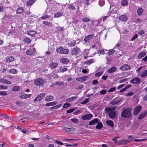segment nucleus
<instances>
[{"label":"nucleus","mask_w":147,"mask_h":147,"mask_svg":"<svg viewBox=\"0 0 147 147\" xmlns=\"http://www.w3.org/2000/svg\"><path fill=\"white\" fill-rule=\"evenodd\" d=\"M131 68L130 66L127 64H125L120 67V70L123 71L128 70Z\"/></svg>","instance_id":"nucleus-7"},{"label":"nucleus","mask_w":147,"mask_h":147,"mask_svg":"<svg viewBox=\"0 0 147 147\" xmlns=\"http://www.w3.org/2000/svg\"><path fill=\"white\" fill-rule=\"evenodd\" d=\"M37 33L35 31L33 30H28L27 31V34L32 37H34V36Z\"/></svg>","instance_id":"nucleus-15"},{"label":"nucleus","mask_w":147,"mask_h":147,"mask_svg":"<svg viewBox=\"0 0 147 147\" xmlns=\"http://www.w3.org/2000/svg\"><path fill=\"white\" fill-rule=\"evenodd\" d=\"M68 8L70 9L75 10L76 9L75 7L72 5H69L68 6Z\"/></svg>","instance_id":"nucleus-57"},{"label":"nucleus","mask_w":147,"mask_h":147,"mask_svg":"<svg viewBox=\"0 0 147 147\" xmlns=\"http://www.w3.org/2000/svg\"><path fill=\"white\" fill-rule=\"evenodd\" d=\"M141 107L138 106L136 107L133 111V114L134 116L137 115L140 112L141 110Z\"/></svg>","instance_id":"nucleus-10"},{"label":"nucleus","mask_w":147,"mask_h":147,"mask_svg":"<svg viewBox=\"0 0 147 147\" xmlns=\"http://www.w3.org/2000/svg\"><path fill=\"white\" fill-rule=\"evenodd\" d=\"M36 0H29L26 3V5L27 6H31L35 1Z\"/></svg>","instance_id":"nucleus-26"},{"label":"nucleus","mask_w":147,"mask_h":147,"mask_svg":"<svg viewBox=\"0 0 147 147\" xmlns=\"http://www.w3.org/2000/svg\"><path fill=\"white\" fill-rule=\"evenodd\" d=\"M93 62V59H90L88 61H86L84 62V63L86 65H90Z\"/></svg>","instance_id":"nucleus-39"},{"label":"nucleus","mask_w":147,"mask_h":147,"mask_svg":"<svg viewBox=\"0 0 147 147\" xmlns=\"http://www.w3.org/2000/svg\"><path fill=\"white\" fill-rule=\"evenodd\" d=\"M131 109L129 108H126L123 110L121 114L122 117L124 118H129L132 117Z\"/></svg>","instance_id":"nucleus-1"},{"label":"nucleus","mask_w":147,"mask_h":147,"mask_svg":"<svg viewBox=\"0 0 147 147\" xmlns=\"http://www.w3.org/2000/svg\"><path fill=\"white\" fill-rule=\"evenodd\" d=\"M115 7L114 6V5L113 4H111L110 8V10H111V11L112 12L113 10V9H115Z\"/></svg>","instance_id":"nucleus-49"},{"label":"nucleus","mask_w":147,"mask_h":147,"mask_svg":"<svg viewBox=\"0 0 147 147\" xmlns=\"http://www.w3.org/2000/svg\"><path fill=\"white\" fill-rule=\"evenodd\" d=\"M104 52V51L103 50H99L98 51V53H100V54H104L103 53Z\"/></svg>","instance_id":"nucleus-63"},{"label":"nucleus","mask_w":147,"mask_h":147,"mask_svg":"<svg viewBox=\"0 0 147 147\" xmlns=\"http://www.w3.org/2000/svg\"><path fill=\"white\" fill-rule=\"evenodd\" d=\"M121 5L123 6H126L128 4L127 0H123L121 3Z\"/></svg>","instance_id":"nucleus-31"},{"label":"nucleus","mask_w":147,"mask_h":147,"mask_svg":"<svg viewBox=\"0 0 147 147\" xmlns=\"http://www.w3.org/2000/svg\"><path fill=\"white\" fill-rule=\"evenodd\" d=\"M80 52V48L78 47L73 48L71 51V54L72 55H77Z\"/></svg>","instance_id":"nucleus-5"},{"label":"nucleus","mask_w":147,"mask_h":147,"mask_svg":"<svg viewBox=\"0 0 147 147\" xmlns=\"http://www.w3.org/2000/svg\"><path fill=\"white\" fill-rule=\"evenodd\" d=\"M49 65L51 68L54 69L58 66V64L57 63L52 62L49 64Z\"/></svg>","instance_id":"nucleus-21"},{"label":"nucleus","mask_w":147,"mask_h":147,"mask_svg":"<svg viewBox=\"0 0 147 147\" xmlns=\"http://www.w3.org/2000/svg\"><path fill=\"white\" fill-rule=\"evenodd\" d=\"M134 94V93L133 92H130L128 93L127 94L126 96H132Z\"/></svg>","instance_id":"nucleus-64"},{"label":"nucleus","mask_w":147,"mask_h":147,"mask_svg":"<svg viewBox=\"0 0 147 147\" xmlns=\"http://www.w3.org/2000/svg\"><path fill=\"white\" fill-rule=\"evenodd\" d=\"M34 83L36 86H41L44 84V80L42 79L38 78L35 80Z\"/></svg>","instance_id":"nucleus-4"},{"label":"nucleus","mask_w":147,"mask_h":147,"mask_svg":"<svg viewBox=\"0 0 147 147\" xmlns=\"http://www.w3.org/2000/svg\"><path fill=\"white\" fill-rule=\"evenodd\" d=\"M119 19L122 21L125 22L127 20V18L126 15H122L119 17Z\"/></svg>","instance_id":"nucleus-18"},{"label":"nucleus","mask_w":147,"mask_h":147,"mask_svg":"<svg viewBox=\"0 0 147 147\" xmlns=\"http://www.w3.org/2000/svg\"><path fill=\"white\" fill-rule=\"evenodd\" d=\"M14 58L12 56H8L5 59V62H6L10 63L14 61Z\"/></svg>","instance_id":"nucleus-14"},{"label":"nucleus","mask_w":147,"mask_h":147,"mask_svg":"<svg viewBox=\"0 0 147 147\" xmlns=\"http://www.w3.org/2000/svg\"><path fill=\"white\" fill-rule=\"evenodd\" d=\"M106 124L109 126H110L111 127H113L114 125L113 122L111 120H107L106 121Z\"/></svg>","instance_id":"nucleus-27"},{"label":"nucleus","mask_w":147,"mask_h":147,"mask_svg":"<svg viewBox=\"0 0 147 147\" xmlns=\"http://www.w3.org/2000/svg\"><path fill=\"white\" fill-rule=\"evenodd\" d=\"M36 52L35 48H34L32 49H28L26 52V54L28 55H32Z\"/></svg>","instance_id":"nucleus-11"},{"label":"nucleus","mask_w":147,"mask_h":147,"mask_svg":"<svg viewBox=\"0 0 147 147\" xmlns=\"http://www.w3.org/2000/svg\"><path fill=\"white\" fill-rule=\"evenodd\" d=\"M116 68L115 67H112L108 70L107 72L109 73H113L116 70Z\"/></svg>","instance_id":"nucleus-23"},{"label":"nucleus","mask_w":147,"mask_h":147,"mask_svg":"<svg viewBox=\"0 0 147 147\" xmlns=\"http://www.w3.org/2000/svg\"><path fill=\"white\" fill-rule=\"evenodd\" d=\"M147 115V112L146 111H144L139 116L138 118L139 119L141 120L146 116Z\"/></svg>","instance_id":"nucleus-24"},{"label":"nucleus","mask_w":147,"mask_h":147,"mask_svg":"<svg viewBox=\"0 0 147 147\" xmlns=\"http://www.w3.org/2000/svg\"><path fill=\"white\" fill-rule=\"evenodd\" d=\"M67 70V68H62L59 71V72H64L66 71Z\"/></svg>","instance_id":"nucleus-55"},{"label":"nucleus","mask_w":147,"mask_h":147,"mask_svg":"<svg viewBox=\"0 0 147 147\" xmlns=\"http://www.w3.org/2000/svg\"><path fill=\"white\" fill-rule=\"evenodd\" d=\"M71 120L72 122L75 123H77L79 121L78 119L76 118L71 119Z\"/></svg>","instance_id":"nucleus-47"},{"label":"nucleus","mask_w":147,"mask_h":147,"mask_svg":"<svg viewBox=\"0 0 147 147\" xmlns=\"http://www.w3.org/2000/svg\"><path fill=\"white\" fill-rule=\"evenodd\" d=\"M139 76L142 78L147 76V69L142 72Z\"/></svg>","instance_id":"nucleus-25"},{"label":"nucleus","mask_w":147,"mask_h":147,"mask_svg":"<svg viewBox=\"0 0 147 147\" xmlns=\"http://www.w3.org/2000/svg\"><path fill=\"white\" fill-rule=\"evenodd\" d=\"M89 102V98H87L81 102V104H84L88 103Z\"/></svg>","instance_id":"nucleus-48"},{"label":"nucleus","mask_w":147,"mask_h":147,"mask_svg":"<svg viewBox=\"0 0 147 147\" xmlns=\"http://www.w3.org/2000/svg\"><path fill=\"white\" fill-rule=\"evenodd\" d=\"M103 126V125L102 122L100 121L97 123V125L96 127V128L97 129H101Z\"/></svg>","instance_id":"nucleus-28"},{"label":"nucleus","mask_w":147,"mask_h":147,"mask_svg":"<svg viewBox=\"0 0 147 147\" xmlns=\"http://www.w3.org/2000/svg\"><path fill=\"white\" fill-rule=\"evenodd\" d=\"M93 116V115L91 114H87L82 116L81 118L83 120H89Z\"/></svg>","instance_id":"nucleus-8"},{"label":"nucleus","mask_w":147,"mask_h":147,"mask_svg":"<svg viewBox=\"0 0 147 147\" xmlns=\"http://www.w3.org/2000/svg\"><path fill=\"white\" fill-rule=\"evenodd\" d=\"M115 87H113L110 88L109 90H108V92H110L114 91L116 90Z\"/></svg>","instance_id":"nucleus-54"},{"label":"nucleus","mask_w":147,"mask_h":147,"mask_svg":"<svg viewBox=\"0 0 147 147\" xmlns=\"http://www.w3.org/2000/svg\"><path fill=\"white\" fill-rule=\"evenodd\" d=\"M120 101V100H118V98H116L113 100L111 102V104L112 105H116L119 103Z\"/></svg>","instance_id":"nucleus-20"},{"label":"nucleus","mask_w":147,"mask_h":147,"mask_svg":"<svg viewBox=\"0 0 147 147\" xmlns=\"http://www.w3.org/2000/svg\"><path fill=\"white\" fill-rule=\"evenodd\" d=\"M55 142L56 143L59 145H62L63 144V143L62 142H61L60 141L57 140H56Z\"/></svg>","instance_id":"nucleus-59"},{"label":"nucleus","mask_w":147,"mask_h":147,"mask_svg":"<svg viewBox=\"0 0 147 147\" xmlns=\"http://www.w3.org/2000/svg\"><path fill=\"white\" fill-rule=\"evenodd\" d=\"M88 78V76H84L80 78H77L76 79V80L77 81L79 82H84Z\"/></svg>","instance_id":"nucleus-17"},{"label":"nucleus","mask_w":147,"mask_h":147,"mask_svg":"<svg viewBox=\"0 0 147 147\" xmlns=\"http://www.w3.org/2000/svg\"><path fill=\"white\" fill-rule=\"evenodd\" d=\"M31 96V94H23L21 96L22 98L24 99H26L30 97Z\"/></svg>","instance_id":"nucleus-40"},{"label":"nucleus","mask_w":147,"mask_h":147,"mask_svg":"<svg viewBox=\"0 0 147 147\" xmlns=\"http://www.w3.org/2000/svg\"><path fill=\"white\" fill-rule=\"evenodd\" d=\"M7 94V93H6V91H0V95L2 96H5Z\"/></svg>","instance_id":"nucleus-50"},{"label":"nucleus","mask_w":147,"mask_h":147,"mask_svg":"<svg viewBox=\"0 0 147 147\" xmlns=\"http://www.w3.org/2000/svg\"><path fill=\"white\" fill-rule=\"evenodd\" d=\"M43 23L45 25L48 26L49 27H51L52 26V24L51 22L47 21H44L43 22Z\"/></svg>","instance_id":"nucleus-37"},{"label":"nucleus","mask_w":147,"mask_h":147,"mask_svg":"<svg viewBox=\"0 0 147 147\" xmlns=\"http://www.w3.org/2000/svg\"><path fill=\"white\" fill-rule=\"evenodd\" d=\"M54 98L53 96H48L46 97L45 100L47 101H51L53 100Z\"/></svg>","instance_id":"nucleus-22"},{"label":"nucleus","mask_w":147,"mask_h":147,"mask_svg":"<svg viewBox=\"0 0 147 147\" xmlns=\"http://www.w3.org/2000/svg\"><path fill=\"white\" fill-rule=\"evenodd\" d=\"M57 29V31L60 32L63 30L64 28L62 27H60L59 26L56 27Z\"/></svg>","instance_id":"nucleus-46"},{"label":"nucleus","mask_w":147,"mask_h":147,"mask_svg":"<svg viewBox=\"0 0 147 147\" xmlns=\"http://www.w3.org/2000/svg\"><path fill=\"white\" fill-rule=\"evenodd\" d=\"M137 13L139 16L142 15L143 13V9L142 8L140 7L137 10Z\"/></svg>","instance_id":"nucleus-29"},{"label":"nucleus","mask_w":147,"mask_h":147,"mask_svg":"<svg viewBox=\"0 0 147 147\" xmlns=\"http://www.w3.org/2000/svg\"><path fill=\"white\" fill-rule=\"evenodd\" d=\"M3 118L5 119H8L9 120L11 119L9 116L5 115L3 113L0 114V119H3Z\"/></svg>","instance_id":"nucleus-19"},{"label":"nucleus","mask_w":147,"mask_h":147,"mask_svg":"<svg viewBox=\"0 0 147 147\" xmlns=\"http://www.w3.org/2000/svg\"><path fill=\"white\" fill-rule=\"evenodd\" d=\"M56 51L58 53L64 54H68L69 52L68 49H65L63 47L58 48L56 49Z\"/></svg>","instance_id":"nucleus-3"},{"label":"nucleus","mask_w":147,"mask_h":147,"mask_svg":"<svg viewBox=\"0 0 147 147\" xmlns=\"http://www.w3.org/2000/svg\"><path fill=\"white\" fill-rule=\"evenodd\" d=\"M76 44V41L73 40L71 41L70 42H69L68 43V45L69 47H73L75 46Z\"/></svg>","instance_id":"nucleus-34"},{"label":"nucleus","mask_w":147,"mask_h":147,"mask_svg":"<svg viewBox=\"0 0 147 147\" xmlns=\"http://www.w3.org/2000/svg\"><path fill=\"white\" fill-rule=\"evenodd\" d=\"M56 104V102H50L49 103H47L46 105L47 106H52L55 105Z\"/></svg>","instance_id":"nucleus-38"},{"label":"nucleus","mask_w":147,"mask_h":147,"mask_svg":"<svg viewBox=\"0 0 147 147\" xmlns=\"http://www.w3.org/2000/svg\"><path fill=\"white\" fill-rule=\"evenodd\" d=\"M22 41L26 43H30L31 41V40L27 37H25L22 40Z\"/></svg>","instance_id":"nucleus-30"},{"label":"nucleus","mask_w":147,"mask_h":147,"mask_svg":"<svg viewBox=\"0 0 147 147\" xmlns=\"http://www.w3.org/2000/svg\"><path fill=\"white\" fill-rule=\"evenodd\" d=\"M45 95V93H43L38 94L37 96L34 100L33 101L34 102L37 101L40 102H41V100L44 97Z\"/></svg>","instance_id":"nucleus-6"},{"label":"nucleus","mask_w":147,"mask_h":147,"mask_svg":"<svg viewBox=\"0 0 147 147\" xmlns=\"http://www.w3.org/2000/svg\"><path fill=\"white\" fill-rule=\"evenodd\" d=\"M75 110V109H71L68 110L66 112L67 113H71L73 111H74Z\"/></svg>","instance_id":"nucleus-60"},{"label":"nucleus","mask_w":147,"mask_h":147,"mask_svg":"<svg viewBox=\"0 0 147 147\" xmlns=\"http://www.w3.org/2000/svg\"><path fill=\"white\" fill-rule=\"evenodd\" d=\"M55 85L58 84L59 85H61L64 84V83L62 82H57L54 84Z\"/></svg>","instance_id":"nucleus-62"},{"label":"nucleus","mask_w":147,"mask_h":147,"mask_svg":"<svg viewBox=\"0 0 147 147\" xmlns=\"http://www.w3.org/2000/svg\"><path fill=\"white\" fill-rule=\"evenodd\" d=\"M106 93L107 91L105 90H102L100 92V94L101 95L105 94Z\"/></svg>","instance_id":"nucleus-51"},{"label":"nucleus","mask_w":147,"mask_h":147,"mask_svg":"<svg viewBox=\"0 0 147 147\" xmlns=\"http://www.w3.org/2000/svg\"><path fill=\"white\" fill-rule=\"evenodd\" d=\"M63 129L67 132L70 134L74 133L75 131V129L73 127H64L63 128Z\"/></svg>","instance_id":"nucleus-9"},{"label":"nucleus","mask_w":147,"mask_h":147,"mask_svg":"<svg viewBox=\"0 0 147 147\" xmlns=\"http://www.w3.org/2000/svg\"><path fill=\"white\" fill-rule=\"evenodd\" d=\"M20 90V88L19 86H14L12 89V90L15 91H19Z\"/></svg>","instance_id":"nucleus-44"},{"label":"nucleus","mask_w":147,"mask_h":147,"mask_svg":"<svg viewBox=\"0 0 147 147\" xmlns=\"http://www.w3.org/2000/svg\"><path fill=\"white\" fill-rule=\"evenodd\" d=\"M9 72L10 73L15 74L17 73V71L15 69H10Z\"/></svg>","instance_id":"nucleus-42"},{"label":"nucleus","mask_w":147,"mask_h":147,"mask_svg":"<svg viewBox=\"0 0 147 147\" xmlns=\"http://www.w3.org/2000/svg\"><path fill=\"white\" fill-rule=\"evenodd\" d=\"M127 90V89L125 88H123L121 90L118 92V93H119L120 92V93H123L125 91Z\"/></svg>","instance_id":"nucleus-58"},{"label":"nucleus","mask_w":147,"mask_h":147,"mask_svg":"<svg viewBox=\"0 0 147 147\" xmlns=\"http://www.w3.org/2000/svg\"><path fill=\"white\" fill-rule=\"evenodd\" d=\"M129 142V140H122L120 141L119 143L120 145H123L127 144Z\"/></svg>","instance_id":"nucleus-33"},{"label":"nucleus","mask_w":147,"mask_h":147,"mask_svg":"<svg viewBox=\"0 0 147 147\" xmlns=\"http://www.w3.org/2000/svg\"><path fill=\"white\" fill-rule=\"evenodd\" d=\"M77 97L76 96H73L69 98L66 100V102H70L72 101L75 100L76 98Z\"/></svg>","instance_id":"nucleus-36"},{"label":"nucleus","mask_w":147,"mask_h":147,"mask_svg":"<svg viewBox=\"0 0 147 147\" xmlns=\"http://www.w3.org/2000/svg\"><path fill=\"white\" fill-rule=\"evenodd\" d=\"M61 61L63 64L67 63L69 62V60L66 58H63L62 59Z\"/></svg>","instance_id":"nucleus-41"},{"label":"nucleus","mask_w":147,"mask_h":147,"mask_svg":"<svg viewBox=\"0 0 147 147\" xmlns=\"http://www.w3.org/2000/svg\"><path fill=\"white\" fill-rule=\"evenodd\" d=\"M146 55V53L145 52H142L140 53L138 55V57L139 59H141L144 57Z\"/></svg>","instance_id":"nucleus-35"},{"label":"nucleus","mask_w":147,"mask_h":147,"mask_svg":"<svg viewBox=\"0 0 147 147\" xmlns=\"http://www.w3.org/2000/svg\"><path fill=\"white\" fill-rule=\"evenodd\" d=\"M82 21L85 22H87L90 21V19L87 18H83L82 20Z\"/></svg>","instance_id":"nucleus-52"},{"label":"nucleus","mask_w":147,"mask_h":147,"mask_svg":"<svg viewBox=\"0 0 147 147\" xmlns=\"http://www.w3.org/2000/svg\"><path fill=\"white\" fill-rule=\"evenodd\" d=\"M24 10L23 8L21 7H19L16 10V13L17 14H20L22 13Z\"/></svg>","instance_id":"nucleus-32"},{"label":"nucleus","mask_w":147,"mask_h":147,"mask_svg":"<svg viewBox=\"0 0 147 147\" xmlns=\"http://www.w3.org/2000/svg\"><path fill=\"white\" fill-rule=\"evenodd\" d=\"M131 82L134 84H137L140 82V79L137 77L134 78L131 80Z\"/></svg>","instance_id":"nucleus-16"},{"label":"nucleus","mask_w":147,"mask_h":147,"mask_svg":"<svg viewBox=\"0 0 147 147\" xmlns=\"http://www.w3.org/2000/svg\"><path fill=\"white\" fill-rule=\"evenodd\" d=\"M7 87L6 86L3 85H0V89H7Z\"/></svg>","instance_id":"nucleus-56"},{"label":"nucleus","mask_w":147,"mask_h":147,"mask_svg":"<svg viewBox=\"0 0 147 147\" xmlns=\"http://www.w3.org/2000/svg\"><path fill=\"white\" fill-rule=\"evenodd\" d=\"M115 107H106L105 109V111L106 113H108L109 117L111 119H113L115 117L116 113L114 110L116 109Z\"/></svg>","instance_id":"nucleus-2"},{"label":"nucleus","mask_w":147,"mask_h":147,"mask_svg":"<svg viewBox=\"0 0 147 147\" xmlns=\"http://www.w3.org/2000/svg\"><path fill=\"white\" fill-rule=\"evenodd\" d=\"M6 80L3 79L2 78H0V82L6 84Z\"/></svg>","instance_id":"nucleus-61"},{"label":"nucleus","mask_w":147,"mask_h":147,"mask_svg":"<svg viewBox=\"0 0 147 147\" xmlns=\"http://www.w3.org/2000/svg\"><path fill=\"white\" fill-rule=\"evenodd\" d=\"M94 34H92L89 35L85 37L84 40L85 42H89L90 40H91L94 37Z\"/></svg>","instance_id":"nucleus-13"},{"label":"nucleus","mask_w":147,"mask_h":147,"mask_svg":"<svg viewBox=\"0 0 147 147\" xmlns=\"http://www.w3.org/2000/svg\"><path fill=\"white\" fill-rule=\"evenodd\" d=\"M99 121H100V120L99 119L97 118H95L89 122V125H95L96 123H97Z\"/></svg>","instance_id":"nucleus-12"},{"label":"nucleus","mask_w":147,"mask_h":147,"mask_svg":"<svg viewBox=\"0 0 147 147\" xmlns=\"http://www.w3.org/2000/svg\"><path fill=\"white\" fill-rule=\"evenodd\" d=\"M103 74V72H99L96 73L95 76L96 77H100Z\"/></svg>","instance_id":"nucleus-53"},{"label":"nucleus","mask_w":147,"mask_h":147,"mask_svg":"<svg viewBox=\"0 0 147 147\" xmlns=\"http://www.w3.org/2000/svg\"><path fill=\"white\" fill-rule=\"evenodd\" d=\"M115 51L113 49H110L108 52V54L109 55H112L115 52Z\"/></svg>","instance_id":"nucleus-43"},{"label":"nucleus","mask_w":147,"mask_h":147,"mask_svg":"<svg viewBox=\"0 0 147 147\" xmlns=\"http://www.w3.org/2000/svg\"><path fill=\"white\" fill-rule=\"evenodd\" d=\"M62 15V13L57 12L56 13L54 16L55 18H58L60 16H61Z\"/></svg>","instance_id":"nucleus-45"}]
</instances>
